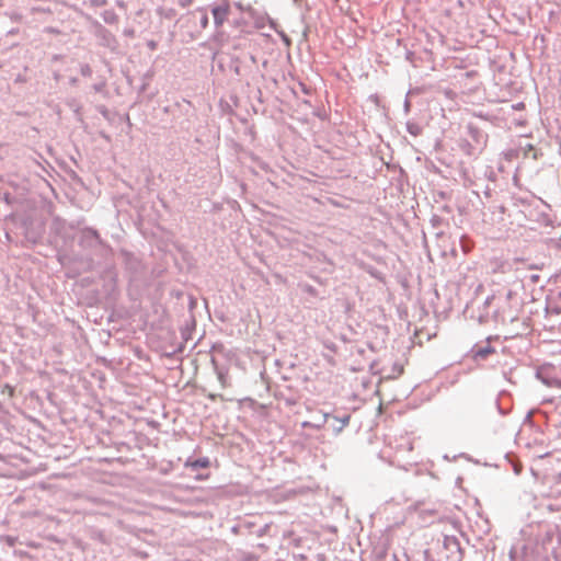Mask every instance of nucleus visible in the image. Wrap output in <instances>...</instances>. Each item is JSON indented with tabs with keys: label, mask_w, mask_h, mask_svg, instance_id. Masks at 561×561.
I'll list each match as a JSON object with an SVG mask.
<instances>
[{
	"label": "nucleus",
	"mask_w": 561,
	"mask_h": 561,
	"mask_svg": "<svg viewBox=\"0 0 561 561\" xmlns=\"http://www.w3.org/2000/svg\"><path fill=\"white\" fill-rule=\"evenodd\" d=\"M538 375L548 386L561 387V360L556 365L541 367Z\"/></svg>",
	"instance_id": "nucleus-1"
},
{
	"label": "nucleus",
	"mask_w": 561,
	"mask_h": 561,
	"mask_svg": "<svg viewBox=\"0 0 561 561\" xmlns=\"http://www.w3.org/2000/svg\"><path fill=\"white\" fill-rule=\"evenodd\" d=\"M227 14H228L227 8L216 7L213 9L214 20L217 25H221L224 23Z\"/></svg>",
	"instance_id": "nucleus-2"
},
{
	"label": "nucleus",
	"mask_w": 561,
	"mask_h": 561,
	"mask_svg": "<svg viewBox=\"0 0 561 561\" xmlns=\"http://www.w3.org/2000/svg\"><path fill=\"white\" fill-rule=\"evenodd\" d=\"M185 466L191 467V468H197V467L208 468L210 466V461L207 457H204V458L196 459L194 461H187L185 463Z\"/></svg>",
	"instance_id": "nucleus-3"
},
{
	"label": "nucleus",
	"mask_w": 561,
	"mask_h": 561,
	"mask_svg": "<svg viewBox=\"0 0 561 561\" xmlns=\"http://www.w3.org/2000/svg\"><path fill=\"white\" fill-rule=\"evenodd\" d=\"M1 393L2 394L7 393L10 398H13L14 397V388L10 385H4L1 390Z\"/></svg>",
	"instance_id": "nucleus-4"
},
{
	"label": "nucleus",
	"mask_w": 561,
	"mask_h": 561,
	"mask_svg": "<svg viewBox=\"0 0 561 561\" xmlns=\"http://www.w3.org/2000/svg\"><path fill=\"white\" fill-rule=\"evenodd\" d=\"M488 353H489V351H488V350H481V351H479V352L477 353V355H478V356H481V357H485Z\"/></svg>",
	"instance_id": "nucleus-5"
},
{
	"label": "nucleus",
	"mask_w": 561,
	"mask_h": 561,
	"mask_svg": "<svg viewBox=\"0 0 561 561\" xmlns=\"http://www.w3.org/2000/svg\"><path fill=\"white\" fill-rule=\"evenodd\" d=\"M207 23H208V20H207V16L205 15V16L203 18V20H202V24H203V26L205 27V26L207 25Z\"/></svg>",
	"instance_id": "nucleus-6"
}]
</instances>
